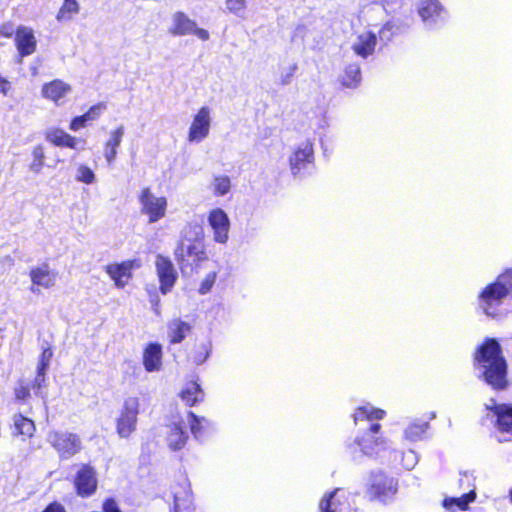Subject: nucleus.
<instances>
[{"label":"nucleus","mask_w":512,"mask_h":512,"mask_svg":"<svg viewBox=\"0 0 512 512\" xmlns=\"http://www.w3.org/2000/svg\"><path fill=\"white\" fill-rule=\"evenodd\" d=\"M474 367L479 377L493 389L503 390L508 385L507 362L495 338H487L476 350Z\"/></svg>","instance_id":"1"},{"label":"nucleus","mask_w":512,"mask_h":512,"mask_svg":"<svg viewBox=\"0 0 512 512\" xmlns=\"http://www.w3.org/2000/svg\"><path fill=\"white\" fill-rule=\"evenodd\" d=\"M509 295L512 296V270L498 276L494 283L481 292L480 304L487 315L494 316L496 307Z\"/></svg>","instance_id":"2"},{"label":"nucleus","mask_w":512,"mask_h":512,"mask_svg":"<svg viewBox=\"0 0 512 512\" xmlns=\"http://www.w3.org/2000/svg\"><path fill=\"white\" fill-rule=\"evenodd\" d=\"M175 260L183 276H191L200 263L207 259L201 243L185 244L183 241L175 249Z\"/></svg>","instance_id":"3"},{"label":"nucleus","mask_w":512,"mask_h":512,"mask_svg":"<svg viewBox=\"0 0 512 512\" xmlns=\"http://www.w3.org/2000/svg\"><path fill=\"white\" fill-rule=\"evenodd\" d=\"M47 441L59 453L62 459L71 458L82 448L80 437L75 433L67 431H51L48 433Z\"/></svg>","instance_id":"4"},{"label":"nucleus","mask_w":512,"mask_h":512,"mask_svg":"<svg viewBox=\"0 0 512 512\" xmlns=\"http://www.w3.org/2000/svg\"><path fill=\"white\" fill-rule=\"evenodd\" d=\"M395 491V483L392 478H388L381 470L371 472L367 488L370 500L385 502Z\"/></svg>","instance_id":"5"},{"label":"nucleus","mask_w":512,"mask_h":512,"mask_svg":"<svg viewBox=\"0 0 512 512\" xmlns=\"http://www.w3.org/2000/svg\"><path fill=\"white\" fill-rule=\"evenodd\" d=\"M139 413V400L129 397L124 401L120 416L117 419V433L122 438H127L136 429Z\"/></svg>","instance_id":"6"},{"label":"nucleus","mask_w":512,"mask_h":512,"mask_svg":"<svg viewBox=\"0 0 512 512\" xmlns=\"http://www.w3.org/2000/svg\"><path fill=\"white\" fill-rule=\"evenodd\" d=\"M142 213L149 216V222L154 223L164 217L167 207L165 197H156L151 193L150 188H144L140 195Z\"/></svg>","instance_id":"7"},{"label":"nucleus","mask_w":512,"mask_h":512,"mask_svg":"<svg viewBox=\"0 0 512 512\" xmlns=\"http://www.w3.org/2000/svg\"><path fill=\"white\" fill-rule=\"evenodd\" d=\"M290 168L294 176H302L304 171L314 162L313 144L310 140L301 143L289 158Z\"/></svg>","instance_id":"8"},{"label":"nucleus","mask_w":512,"mask_h":512,"mask_svg":"<svg viewBox=\"0 0 512 512\" xmlns=\"http://www.w3.org/2000/svg\"><path fill=\"white\" fill-rule=\"evenodd\" d=\"M155 267L160 282V292L169 293L175 285L178 275L172 261L161 254L156 256Z\"/></svg>","instance_id":"9"},{"label":"nucleus","mask_w":512,"mask_h":512,"mask_svg":"<svg viewBox=\"0 0 512 512\" xmlns=\"http://www.w3.org/2000/svg\"><path fill=\"white\" fill-rule=\"evenodd\" d=\"M15 46L18 51L19 60L22 62V58L33 54L36 51L37 40L34 35V31L26 26H19L15 32Z\"/></svg>","instance_id":"10"},{"label":"nucleus","mask_w":512,"mask_h":512,"mask_svg":"<svg viewBox=\"0 0 512 512\" xmlns=\"http://www.w3.org/2000/svg\"><path fill=\"white\" fill-rule=\"evenodd\" d=\"M210 109L207 106L200 108L194 116L189 129L188 140L190 142H200L208 134L210 129Z\"/></svg>","instance_id":"11"},{"label":"nucleus","mask_w":512,"mask_h":512,"mask_svg":"<svg viewBox=\"0 0 512 512\" xmlns=\"http://www.w3.org/2000/svg\"><path fill=\"white\" fill-rule=\"evenodd\" d=\"M75 487L82 497H88L96 491L97 479L93 467L87 464L81 467L75 478Z\"/></svg>","instance_id":"12"},{"label":"nucleus","mask_w":512,"mask_h":512,"mask_svg":"<svg viewBox=\"0 0 512 512\" xmlns=\"http://www.w3.org/2000/svg\"><path fill=\"white\" fill-rule=\"evenodd\" d=\"M208 222L214 231V240L218 243H226L229 232V218L220 208L214 209L208 216Z\"/></svg>","instance_id":"13"},{"label":"nucleus","mask_w":512,"mask_h":512,"mask_svg":"<svg viewBox=\"0 0 512 512\" xmlns=\"http://www.w3.org/2000/svg\"><path fill=\"white\" fill-rule=\"evenodd\" d=\"M381 425L378 423L371 424L369 432L366 433L361 439H357L356 442L361 449L363 455L373 457L377 455L380 448L383 447V440L374 438L379 433Z\"/></svg>","instance_id":"14"},{"label":"nucleus","mask_w":512,"mask_h":512,"mask_svg":"<svg viewBox=\"0 0 512 512\" xmlns=\"http://www.w3.org/2000/svg\"><path fill=\"white\" fill-rule=\"evenodd\" d=\"M443 13V7L438 0L422 1L419 6V15L428 27H432L438 20L444 19Z\"/></svg>","instance_id":"15"},{"label":"nucleus","mask_w":512,"mask_h":512,"mask_svg":"<svg viewBox=\"0 0 512 512\" xmlns=\"http://www.w3.org/2000/svg\"><path fill=\"white\" fill-rule=\"evenodd\" d=\"M172 24L169 33L173 36H185L192 34L196 22L190 19L184 12L177 11L172 15Z\"/></svg>","instance_id":"16"},{"label":"nucleus","mask_w":512,"mask_h":512,"mask_svg":"<svg viewBox=\"0 0 512 512\" xmlns=\"http://www.w3.org/2000/svg\"><path fill=\"white\" fill-rule=\"evenodd\" d=\"M376 44V35L373 32H366L357 37V40L352 45V49L358 56L367 58L374 52Z\"/></svg>","instance_id":"17"},{"label":"nucleus","mask_w":512,"mask_h":512,"mask_svg":"<svg viewBox=\"0 0 512 512\" xmlns=\"http://www.w3.org/2000/svg\"><path fill=\"white\" fill-rule=\"evenodd\" d=\"M340 491V489H335L321 500L319 505L321 512H348L349 505L346 501L341 500Z\"/></svg>","instance_id":"18"},{"label":"nucleus","mask_w":512,"mask_h":512,"mask_svg":"<svg viewBox=\"0 0 512 512\" xmlns=\"http://www.w3.org/2000/svg\"><path fill=\"white\" fill-rule=\"evenodd\" d=\"M496 408L494 423L498 431L512 436V405L502 404Z\"/></svg>","instance_id":"19"},{"label":"nucleus","mask_w":512,"mask_h":512,"mask_svg":"<svg viewBox=\"0 0 512 512\" xmlns=\"http://www.w3.org/2000/svg\"><path fill=\"white\" fill-rule=\"evenodd\" d=\"M162 347L158 343H150L143 355V364L148 372L157 371L161 366Z\"/></svg>","instance_id":"20"},{"label":"nucleus","mask_w":512,"mask_h":512,"mask_svg":"<svg viewBox=\"0 0 512 512\" xmlns=\"http://www.w3.org/2000/svg\"><path fill=\"white\" fill-rule=\"evenodd\" d=\"M29 275L34 285L50 288L55 284L56 275L47 264L31 269Z\"/></svg>","instance_id":"21"},{"label":"nucleus","mask_w":512,"mask_h":512,"mask_svg":"<svg viewBox=\"0 0 512 512\" xmlns=\"http://www.w3.org/2000/svg\"><path fill=\"white\" fill-rule=\"evenodd\" d=\"M167 328L171 344L181 343L192 330V326L188 322L179 318L169 321Z\"/></svg>","instance_id":"22"},{"label":"nucleus","mask_w":512,"mask_h":512,"mask_svg":"<svg viewBox=\"0 0 512 512\" xmlns=\"http://www.w3.org/2000/svg\"><path fill=\"white\" fill-rule=\"evenodd\" d=\"M132 266L133 262L131 261L123 262L121 264H112L106 267V272L115 281L116 286L122 288L127 282L126 280H123V278L128 279L132 275Z\"/></svg>","instance_id":"23"},{"label":"nucleus","mask_w":512,"mask_h":512,"mask_svg":"<svg viewBox=\"0 0 512 512\" xmlns=\"http://www.w3.org/2000/svg\"><path fill=\"white\" fill-rule=\"evenodd\" d=\"M71 91L70 85L61 80H53L52 82L43 86L42 94L55 103L65 97Z\"/></svg>","instance_id":"24"},{"label":"nucleus","mask_w":512,"mask_h":512,"mask_svg":"<svg viewBox=\"0 0 512 512\" xmlns=\"http://www.w3.org/2000/svg\"><path fill=\"white\" fill-rule=\"evenodd\" d=\"M105 109V105L103 103H98L90 107V109L81 116H76L72 119L70 123V129L72 131H77L80 128L85 127L88 121H92L97 119L101 112Z\"/></svg>","instance_id":"25"},{"label":"nucleus","mask_w":512,"mask_h":512,"mask_svg":"<svg viewBox=\"0 0 512 512\" xmlns=\"http://www.w3.org/2000/svg\"><path fill=\"white\" fill-rule=\"evenodd\" d=\"M46 139L56 146L75 149L77 140L61 129H52L46 133Z\"/></svg>","instance_id":"26"},{"label":"nucleus","mask_w":512,"mask_h":512,"mask_svg":"<svg viewBox=\"0 0 512 512\" xmlns=\"http://www.w3.org/2000/svg\"><path fill=\"white\" fill-rule=\"evenodd\" d=\"M124 135V126H119L116 130L111 132L109 140L105 144L104 156L108 163L114 161L117 148L120 146L122 137Z\"/></svg>","instance_id":"27"},{"label":"nucleus","mask_w":512,"mask_h":512,"mask_svg":"<svg viewBox=\"0 0 512 512\" xmlns=\"http://www.w3.org/2000/svg\"><path fill=\"white\" fill-rule=\"evenodd\" d=\"M181 399L189 406H193L204 398L201 386L196 382H189L180 393Z\"/></svg>","instance_id":"28"},{"label":"nucleus","mask_w":512,"mask_h":512,"mask_svg":"<svg viewBox=\"0 0 512 512\" xmlns=\"http://www.w3.org/2000/svg\"><path fill=\"white\" fill-rule=\"evenodd\" d=\"M476 498L474 490L464 493L461 497L445 499L443 505L446 509L454 512L456 510H466L468 505L473 502Z\"/></svg>","instance_id":"29"},{"label":"nucleus","mask_w":512,"mask_h":512,"mask_svg":"<svg viewBox=\"0 0 512 512\" xmlns=\"http://www.w3.org/2000/svg\"><path fill=\"white\" fill-rule=\"evenodd\" d=\"M187 438V433L183 430L181 425L174 424L170 427V431L167 434V443L169 448L176 451L184 447Z\"/></svg>","instance_id":"30"},{"label":"nucleus","mask_w":512,"mask_h":512,"mask_svg":"<svg viewBox=\"0 0 512 512\" xmlns=\"http://www.w3.org/2000/svg\"><path fill=\"white\" fill-rule=\"evenodd\" d=\"M190 429L196 439H200L204 435V431L212 426L211 421L205 417H199L193 412L188 413Z\"/></svg>","instance_id":"31"},{"label":"nucleus","mask_w":512,"mask_h":512,"mask_svg":"<svg viewBox=\"0 0 512 512\" xmlns=\"http://www.w3.org/2000/svg\"><path fill=\"white\" fill-rule=\"evenodd\" d=\"M182 236L185 241L191 243H201L204 236L203 227L200 223L190 222L182 231Z\"/></svg>","instance_id":"32"},{"label":"nucleus","mask_w":512,"mask_h":512,"mask_svg":"<svg viewBox=\"0 0 512 512\" xmlns=\"http://www.w3.org/2000/svg\"><path fill=\"white\" fill-rule=\"evenodd\" d=\"M14 427L17 434L31 437L35 431L34 422L23 416L22 414H16L13 418Z\"/></svg>","instance_id":"33"},{"label":"nucleus","mask_w":512,"mask_h":512,"mask_svg":"<svg viewBox=\"0 0 512 512\" xmlns=\"http://www.w3.org/2000/svg\"><path fill=\"white\" fill-rule=\"evenodd\" d=\"M361 81V70L358 64H350L345 68L342 84L348 88H355Z\"/></svg>","instance_id":"34"},{"label":"nucleus","mask_w":512,"mask_h":512,"mask_svg":"<svg viewBox=\"0 0 512 512\" xmlns=\"http://www.w3.org/2000/svg\"><path fill=\"white\" fill-rule=\"evenodd\" d=\"M385 412L381 409H375L370 406H363L357 409L356 413L354 414V421L357 422L358 420H372V419H382Z\"/></svg>","instance_id":"35"},{"label":"nucleus","mask_w":512,"mask_h":512,"mask_svg":"<svg viewBox=\"0 0 512 512\" xmlns=\"http://www.w3.org/2000/svg\"><path fill=\"white\" fill-rule=\"evenodd\" d=\"M79 11V3L77 0H64L62 7L57 14V20H70L74 14Z\"/></svg>","instance_id":"36"},{"label":"nucleus","mask_w":512,"mask_h":512,"mask_svg":"<svg viewBox=\"0 0 512 512\" xmlns=\"http://www.w3.org/2000/svg\"><path fill=\"white\" fill-rule=\"evenodd\" d=\"M428 427L429 424L427 422L411 424L406 428L405 435L409 440L417 441L421 439Z\"/></svg>","instance_id":"37"},{"label":"nucleus","mask_w":512,"mask_h":512,"mask_svg":"<svg viewBox=\"0 0 512 512\" xmlns=\"http://www.w3.org/2000/svg\"><path fill=\"white\" fill-rule=\"evenodd\" d=\"M400 31V27L392 21H388L379 31V38L387 44L395 34Z\"/></svg>","instance_id":"38"},{"label":"nucleus","mask_w":512,"mask_h":512,"mask_svg":"<svg viewBox=\"0 0 512 512\" xmlns=\"http://www.w3.org/2000/svg\"><path fill=\"white\" fill-rule=\"evenodd\" d=\"M211 343H201L197 346L195 353L192 356V360L195 364H203L210 355Z\"/></svg>","instance_id":"39"},{"label":"nucleus","mask_w":512,"mask_h":512,"mask_svg":"<svg viewBox=\"0 0 512 512\" xmlns=\"http://www.w3.org/2000/svg\"><path fill=\"white\" fill-rule=\"evenodd\" d=\"M32 155H33L34 160L30 165V169L35 173H39L44 164L43 163V160H44L43 147L40 145L34 147Z\"/></svg>","instance_id":"40"},{"label":"nucleus","mask_w":512,"mask_h":512,"mask_svg":"<svg viewBox=\"0 0 512 512\" xmlns=\"http://www.w3.org/2000/svg\"><path fill=\"white\" fill-rule=\"evenodd\" d=\"M76 180L85 184H92L95 181V174L88 166L80 165L78 167Z\"/></svg>","instance_id":"41"},{"label":"nucleus","mask_w":512,"mask_h":512,"mask_svg":"<svg viewBox=\"0 0 512 512\" xmlns=\"http://www.w3.org/2000/svg\"><path fill=\"white\" fill-rule=\"evenodd\" d=\"M230 179L228 176H217L214 178V189L218 195H225L230 190Z\"/></svg>","instance_id":"42"},{"label":"nucleus","mask_w":512,"mask_h":512,"mask_svg":"<svg viewBox=\"0 0 512 512\" xmlns=\"http://www.w3.org/2000/svg\"><path fill=\"white\" fill-rule=\"evenodd\" d=\"M191 499L188 495L184 499L180 498L177 494L174 495L173 512H191L190 511Z\"/></svg>","instance_id":"43"},{"label":"nucleus","mask_w":512,"mask_h":512,"mask_svg":"<svg viewBox=\"0 0 512 512\" xmlns=\"http://www.w3.org/2000/svg\"><path fill=\"white\" fill-rule=\"evenodd\" d=\"M215 280H216V272H211V273L207 274L206 277L204 278V280L200 284V287L198 290L199 294L205 295L208 292H210V290L212 289V287L215 283Z\"/></svg>","instance_id":"44"},{"label":"nucleus","mask_w":512,"mask_h":512,"mask_svg":"<svg viewBox=\"0 0 512 512\" xmlns=\"http://www.w3.org/2000/svg\"><path fill=\"white\" fill-rule=\"evenodd\" d=\"M52 356H53V351L50 347H47L45 349H43L41 355H40V358H39V364H38V369L39 370H48L49 368V365H50V361L52 359Z\"/></svg>","instance_id":"45"},{"label":"nucleus","mask_w":512,"mask_h":512,"mask_svg":"<svg viewBox=\"0 0 512 512\" xmlns=\"http://www.w3.org/2000/svg\"><path fill=\"white\" fill-rule=\"evenodd\" d=\"M225 3L229 12L236 15L245 9V0H226Z\"/></svg>","instance_id":"46"},{"label":"nucleus","mask_w":512,"mask_h":512,"mask_svg":"<svg viewBox=\"0 0 512 512\" xmlns=\"http://www.w3.org/2000/svg\"><path fill=\"white\" fill-rule=\"evenodd\" d=\"M298 66L296 63H293L288 68L287 72L282 73L279 79V83L283 86L289 85L292 81V78L294 77V74L297 70Z\"/></svg>","instance_id":"47"},{"label":"nucleus","mask_w":512,"mask_h":512,"mask_svg":"<svg viewBox=\"0 0 512 512\" xmlns=\"http://www.w3.org/2000/svg\"><path fill=\"white\" fill-rule=\"evenodd\" d=\"M46 370H39L37 368V373L33 382V388L37 390V394L40 393V390L46 386Z\"/></svg>","instance_id":"48"},{"label":"nucleus","mask_w":512,"mask_h":512,"mask_svg":"<svg viewBox=\"0 0 512 512\" xmlns=\"http://www.w3.org/2000/svg\"><path fill=\"white\" fill-rule=\"evenodd\" d=\"M103 512H122L113 498H108L103 503Z\"/></svg>","instance_id":"49"},{"label":"nucleus","mask_w":512,"mask_h":512,"mask_svg":"<svg viewBox=\"0 0 512 512\" xmlns=\"http://www.w3.org/2000/svg\"><path fill=\"white\" fill-rule=\"evenodd\" d=\"M30 396V390L26 386H19L15 389V397L18 400H26Z\"/></svg>","instance_id":"50"},{"label":"nucleus","mask_w":512,"mask_h":512,"mask_svg":"<svg viewBox=\"0 0 512 512\" xmlns=\"http://www.w3.org/2000/svg\"><path fill=\"white\" fill-rule=\"evenodd\" d=\"M42 512H66L65 507L59 502H52Z\"/></svg>","instance_id":"51"},{"label":"nucleus","mask_w":512,"mask_h":512,"mask_svg":"<svg viewBox=\"0 0 512 512\" xmlns=\"http://www.w3.org/2000/svg\"><path fill=\"white\" fill-rule=\"evenodd\" d=\"M192 34L196 35L199 39L203 41H207L210 37L209 32L207 30L197 27V23L195 24V30H193Z\"/></svg>","instance_id":"52"},{"label":"nucleus","mask_w":512,"mask_h":512,"mask_svg":"<svg viewBox=\"0 0 512 512\" xmlns=\"http://www.w3.org/2000/svg\"><path fill=\"white\" fill-rule=\"evenodd\" d=\"M501 405L502 404H497L494 399H490L489 403L485 404V407L487 410L492 412V417L495 418L496 417V408L495 407L501 406Z\"/></svg>","instance_id":"53"},{"label":"nucleus","mask_w":512,"mask_h":512,"mask_svg":"<svg viewBox=\"0 0 512 512\" xmlns=\"http://www.w3.org/2000/svg\"><path fill=\"white\" fill-rule=\"evenodd\" d=\"M150 302H151V304L153 306V309H154L155 313L159 314L160 312H159V309L157 307H158V305L160 303V298L155 294V295H153L151 297Z\"/></svg>","instance_id":"54"},{"label":"nucleus","mask_w":512,"mask_h":512,"mask_svg":"<svg viewBox=\"0 0 512 512\" xmlns=\"http://www.w3.org/2000/svg\"><path fill=\"white\" fill-rule=\"evenodd\" d=\"M8 90H9V83L7 80H1V83H0V91L4 94V95H7L8 94Z\"/></svg>","instance_id":"55"},{"label":"nucleus","mask_w":512,"mask_h":512,"mask_svg":"<svg viewBox=\"0 0 512 512\" xmlns=\"http://www.w3.org/2000/svg\"><path fill=\"white\" fill-rule=\"evenodd\" d=\"M0 34H2L5 37H11L12 31H8V30H5V28H3L2 30H0Z\"/></svg>","instance_id":"56"},{"label":"nucleus","mask_w":512,"mask_h":512,"mask_svg":"<svg viewBox=\"0 0 512 512\" xmlns=\"http://www.w3.org/2000/svg\"><path fill=\"white\" fill-rule=\"evenodd\" d=\"M37 285H32L31 288H30V291L32 293H35V294H39L40 293V289L38 287H36Z\"/></svg>","instance_id":"57"},{"label":"nucleus","mask_w":512,"mask_h":512,"mask_svg":"<svg viewBox=\"0 0 512 512\" xmlns=\"http://www.w3.org/2000/svg\"><path fill=\"white\" fill-rule=\"evenodd\" d=\"M407 458H410V462H413L416 458L415 454L412 451H409L406 455Z\"/></svg>","instance_id":"58"}]
</instances>
